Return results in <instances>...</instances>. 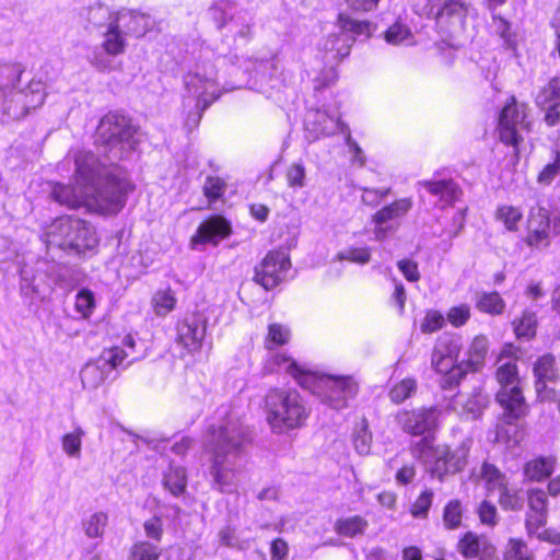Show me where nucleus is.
Segmentation results:
<instances>
[{"mask_svg":"<svg viewBox=\"0 0 560 560\" xmlns=\"http://www.w3.org/2000/svg\"><path fill=\"white\" fill-rule=\"evenodd\" d=\"M470 318V307L467 304H460L450 308L447 319L454 327H460Z\"/></svg>","mask_w":560,"mask_h":560,"instance_id":"56","label":"nucleus"},{"mask_svg":"<svg viewBox=\"0 0 560 560\" xmlns=\"http://www.w3.org/2000/svg\"><path fill=\"white\" fill-rule=\"evenodd\" d=\"M290 259L283 252H270L255 269V280L266 290L277 287L290 268Z\"/></svg>","mask_w":560,"mask_h":560,"instance_id":"14","label":"nucleus"},{"mask_svg":"<svg viewBox=\"0 0 560 560\" xmlns=\"http://www.w3.org/2000/svg\"><path fill=\"white\" fill-rule=\"evenodd\" d=\"M538 106L560 105V78L551 79L536 96Z\"/></svg>","mask_w":560,"mask_h":560,"instance_id":"41","label":"nucleus"},{"mask_svg":"<svg viewBox=\"0 0 560 560\" xmlns=\"http://www.w3.org/2000/svg\"><path fill=\"white\" fill-rule=\"evenodd\" d=\"M528 512L547 513V495L542 490L533 489L528 492Z\"/></svg>","mask_w":560,"mask_h":560,"instance_id":"61","label":"nucleus"},{"mask_svg":"<svg viewBox=\"0 0 560 560\" xmlns=\"http://www.w3.org/2000/svg\"><path fill=\"white\" fill-rule=\"evenodd\" d=\"M54 268L55 262L48 261V260H37L34 268V273H31V271L24 267L21 270V279L22 284L21 289L22 291H26L30 289L32 293H34L37 296L44 298L47 294H49L51 291H43L39 292L36 290L37 283L48 284L50 282L51 277L54 276Z\"/></svg>","mask_w":560,"mask_h":560,"instance_id":"22","label":"nucleus"},{"mask_svg":"<svg viewBox=\"0 0 560 560\" xmlns=\"http://www.w3.org/2000/svg\"><path fill=\"white\" fill-rule=\"evenodd\" d=\"M499 502L503 509H510L515 510L521 506L520 499L514 490H511L508 487V483L504 486L503 489H500L499 491Z\"/></svg>","mask_w":560,"mask_h":560,"instance_id":"63","label":"nucleus"},{"mask_svg":"<svg viewBox=\"0 0 560 560\" xmlns=\"http://www.w3.org/2000/svg\"><path fill=\"white\" fill-rule=\"evenodd\" d=\"M137 130L130 119L118 113H108L96 129L97 140L109 147L114 158H127L137 145Z\"/></svg>","mask_w":560,"mask_h":560,"instance_id":"9","label":"nucleus"},{"mask_svg":"<svg viewBox=\"0 0 560 560\" xmlns=\"http://www.w3.org/2000/svg\"><path fill=\"white\" fill-rule=\"evenodd\" d=\"M84 431L81 428H77L74 431L67 433L61 439V445L63 452L73 458H79L81 454L82 438Z\"/></svg>","mask_w":560,"mask_h":560,"instance_id":"42","label":"nucleus"},{"mask_svg":"<svg viewBox=\"0 0 560 560\" xmlns=\"http://www.w3.org/2000/svg\"><path fill=\"white\" fill-rule=\"evenodd\" d=\"M185 101L191 97L196 101V113L189 115L187 124L199 125L203 112L220 97L215 66L206 60L198 62L194 71L185 75Z\"/></svg>","mask_w":560,"mask_h":560,"instance_id":"7","label":"nucleus"},{"mask_svg":"<svg viewBox=\"0 0 560 560\" xmlns=\"http://www.w3.org/2000/svg\"><path fill=\"white\" fill-rule=\"evenodd\" d=\"M107 514L96 512L92 514L84 523L83 528L88 537L97 538L102 537L107 525Z\"/></svg>","mask_w":560,"mask_h":560,"instance_id":"44","label":"nucleus"},{"mask_svg":"<svg viewBox=\"0 0 560 560\" xmlns=\"http://www.w3.org/2000/svg\"><path fill=\"white\" fill-rule=\"evenodd\" d=\"M488 405V397L481 392L474 393L465 402L464 410L472 418L479 417Z\"/></svg>","mask_w":560,"mask_h":560,"instance_id":"54","label":"nucleus"},{"mask_svg":"<svg viewBox=\"0 0 560 560\" xmlns=\"http://www.w3.org/2000/svg\"><path fill=\"white\" fill-rule=\"evenodd\" d=\"M81 282V273L77 269L60 266L55 262L54 276L51 277L48 284L37 283L36 290L52 291L55 287H59L65 290H72Z\"/></svg>","mask_w":560,"mask_h":560,"instance_id":"25","label":"nucleus"},{"mask_svg":"<svg viewBox=\"0 0 560 560\" xmlns=\"http://www.w3.org/2000/svg\"><path fill=\"white\" fill-rule=\"evenodd\" d=\"M74 185L56 184L52 198L69 208L85 207L101 213H117L133 189L127 173L114 163L107 164L91 151L73 153Z\"/></svg>","mask_w":560,"mask_h":560,"instance_id":"1","label":"nucleus"},{"mask_svg":"<svg viewBox=\"0 0 560 560\" xmlns=\"http://www.w3.org/2000/svg\"><path fill=\"white\" fill-rule=\"evenodd\" d=\"M462 350L460 337L443 334L436 340L432 352V366L442 374L440 380L444 390H453L466 375V369L462 362L457 363Z\"/></svg>","mask_w":560,"mask_h":560,"instance_id":"8","label":"nucleus"},{"mask_svg":"<svg viewBox=\"0 0 560 560\" xmlns=\"http://www.w3.org/2000/svg\"><path fill=\"white\" fill-rule=\"evenodd\" d=\"M186 482V471L179 466H170L163 478L164 487L175 497L185 492Z\"/></svg>","mask_w":560,"mask_h":560,"instance_id":"34","label":"nucleus"},{"mask_svg":"<svg viewBox=\"0 0 560 560\" xmlns=\"http://www.w3.org/2000/svg\"><path fill=\"white\" fill-rule=\"evenodd\" d=\"M441 411L436 408L422 411V466L432 476L442 479L447 474L460 471L467 464L471 441L465 440L454 451L445 445L432 444L440 423Z\"/></svg>","mask_w":560,"mask_h":560,"instance_id":"4","label":"nucleus"},{"mask_svg":"<svg viewBox=\"0 0 560 560\" xmlns=\"http://www.w3.org/2000/svg\"><path fill=\"white\" fill-rule=\"evenodd\" d=\"M478 515H479L480 522L483 525H488V526L492 527L497 524V520H498L497 508L486 500L481 502V504L478 509Z\"/></svg>","mask_w":560,"mask_h":560,"instance_id":"64","label":"nucleus"},{"mask_svg":"<svg viewBox=\"0 0 560 560\" xmlns=\"http://www.w3.org/2000/svg\"><path fill=\"white\" fill-rule=\"evenodd\" d=\"M81 382L84 388H97L108 376L107 370L97 360L94 363H88L81 371Z\"/></svg>","mask_w":560,"mask_h":560,"instance_id":"32","label":"nucleus"},{"mask_svg":"<svg viewBox=\"0 0 560 560\" xmlns=\"http://www.w3.org/2000/svg\"><path fill=\"white\" fill-rule=\"evenodd\" d=\"M385 39L393 45L411 44L412 35L410 30L400 22H397L388 27L385 32Z\"/></svg>","mask_w":560,"mask_h":560,"instance_id":"46","label":"nucleus"},{"mask_svg":"<svg viewBox=\"0 0 560 560\" xmlns=\"http://www.w3.org/2000/svg\"><path fill=\"white\" fill-rule=\"evenodd\" d=\"M340 260H349L357 264H366L371 259L370 250L365 247L362 248H349L338 254Z\"/></svg>","mask_w":560,"mask_h":560,"instance_id":"57","label":"nucleus"},{"mask_svg":"<svg viewBox=\"0 0 560 560\" xmlns=\"http://www.w3.org/2000/svg\"><path fill=\"white\" fill-rule=\"evenodd\" d=\"M534 374L536 377V392L539 399L547 400L556 398L555 390L547 385V382H553L557 377L555 358L550 354L539 358L535 363Z\"/></svg>","mask_w":560,"mask_h":560,"instance_id":"23","label":"nucleus"},{"mask_svg":"<svg viewBox=\"0 0 560 560\" xmlns=\"http://www.w3.org/2000/svg\"><path fill=\"white\" fill-rule=\"evenodd\" d=\"M503 560H535L527 545L521 540L511 538L506 545Z\"/></svg>","mask_w":560,"mask_h":560,"instance_id":"43","label":"nucleus"},{"mask_svg":"<svg viewBox=\"0 0 560 560\" xmlns=\"http://www.w3.org/2000/svg\"><path fill=\"white\" fill-rule=\"evenodd\" d=\"M84 12L86 22L93 27L100 28L102 26L106 27V24L112 20L114 10H109L103 3H95L88 7Z\"/></svg>","mask_w":560,"mask_h":560,"instance_id":"39","label":"nucleus"},{"mask_svg":"<svg viewBox=\"0 0 560 560\" xmlns=\"http://www.w3.org/2000/svg\"><path fill=\"white\" fill-rule=\"evenodd\" d=\"M528 107L525 103H518L514 96H511L499 116V137L505 144L517 149V145L524 139V135L532 129V121L527 115Z\"/></svg>","mask_w":560,"mask_h":560,"instance_id":"12","label":"nucleus"},{"mask_svg":"<svg viewBox=\"0 0 560 560\" xmlns=\"http://www.w3.org/2000/svg\"><path fill=\"white\" fill-rule=\"evenodd\" d=\"M495 218L506 230L516 231L523 219V213L518 207L502 205L498 207Z\"/></svg>","mask_w":560,"mask_h":560,"instance_id":"37","label":"nucleus"},{"mask_svg":"<svg viewBox=\"0 0 560 560\" xmlns=\"http://www.w3.org/2000/svg\"><path fill=\"white\" fill-rule=\"evenodd\" d=\"M128 46L126 34L114 23L113 20L106 24L101 44L104 52L109 57H116L126 52Z\"/></svg>","mask_w":560,"mask_h":560,"instance_id":"26","label":"nucleus"},{"mask_svg":"<svg viewBox=\"0 0 560 560\" xmlns=\"http://www.w3.org/2000/svg\"><path fill=\"white\" fill-rule=\"evenodd\" d=\"M372 435L368 431L366 420H363L353 433V445L358 454L368 455L371 450Z\"/></svg>","mask_w":560,"mask_h":560,"instance_id":"47","label":"nucleus"},{"mask_svg":"<svg viewBox=\"0 0 560 560\" xmlns=\"http://www.w3.org/2000/svg\"><path fill=\"white\" fill-rule=\"evenodd\" d=\"M469 4L465 0H447L435 13L439 32L454 36L465 28Z\"/></svg>","mask_w":560,"mask_h":560,"instance_id":"15","label":"nucleus"},{"mask_svg":"<svg viewBox=\"0 0 560 560\" xmlns=\"http://www.w3.org/2000/svg\"><path fill=\"white\" fill-rule=\"evenodd\" d=\"M480 479L483 481L488 494L503 489L508 483L506 477L489 463H483L480 469Z\"/></svg>","mask_w":560,"mask_h":560,"instance_id":"33","label":"nucleus"},{"mask_svg":"<svg viewBox=\"0 0 560 560\" xmlns=\"http://www.w3.org/2000/svg\"><path fill=\"white\" fill-rule=\"evenodd\" d=\"M397 421L401 425L405 432L410 433L412 435H418L420 433V413L417 410H405L397 415Z\"/></svg>","mask_w":560,"mask_h":560,"instance_id":"50","label":"nucleus"},{"mask_svg":"<svg viewBox=\"0 0 560 560\" xmlns=\"http://www.w3.org/2000/svg\"><path fill=\"white\" fill-rule=\"evenodd\" d=\"M488 350L489 340L486 336L478 335L472 339L466 351L467 359L462 361L466 369V374L468 372L479 371L483 368Z\"/></svg>","mask_w":560,"mask_h":560,"instance_id":"27","label":"nucleus"},{"mask_svg":"<svg viewBox=\"0 0 560 560\" xmlns=\"http://www.w3.org/2000/svg\"><path fill=\"white\" fill-rule=\"evenodd\" d=\"M0 77L5 79V82L0 81V91H11L20 81L21 71L13 66H5L0 68Z\"/></svg>","mask_w":560,"mask_h":560,"instance_id":"59","label":"nucleus"},{"mask_svg":"<svg viewBox=\"0 0 560 560\" xmlns=\"http://www.w3.org/2000/svg\"><path fill=\"white\" fill-rule=\"evenodd\" d=\"M497 380L501 389L497 394V400L511 419H517L525 415L527 406L518 387L516 363L513 360L501 363L497 371Z\"/></svg>","mask_w":560,"mask_h":560,"instance_id":"11","label":"nucleus"},{"mask_svg":"<svg viewBox=\"0 0 560 560\" xmlns=\"http://www.w3.org/2000/svg\"><path fill=\"white\" fill-rule=\"evenodd\" d=\"M266 420L272 432L283 433L304 425L308 418L302 397L295 390L272 388L265 397Z\"/></svg>","mask_w":560,"mask_h":560,"instance_id":"5","label":"nucleus"},{"mask_svg":"<svg viewBox=\"0 0 560 560\" xmlns=\"http://www.w3.org/2000/svg\"><path fill=\"white\" fill-rule=\"evenodd\" d=\"M47 247H58L78 255L93 250L97 244L95 229L79 218L63 217L52 222L46 233Z\"/></svg>","mask_w":560,"mask_h":560,"instance_id":"6","label":"nucleus"},{"mask_svg":"<svg viewBox=\"0 0 560 560\" xmlns=\"http://www.w3.org/2000/svg\"><path fill=\"white\" fill-rule=\"evenodd\" d=\"M476 307L490 315H499L503 313L505 302L498 292H483L478 295Z\"/></svg>","mask_w":560,"mask_h":560,"instance_id":"35","label":"nucleus"},{"mask_svg":"<svg viewBox=\"0 0 560 560\" xmlns=\"http://www.w3.org/2000/svg\"><path fill=\"white\" fill-rule=\"evenodd\" d=\"M225 183L220 177L209 176L203 186V192L209 199H218L225 191Z\"/></svg>","mask_w":560,"mask_h":560,"instance_id":"58","label":"nucleus"},{"mask_svg":"<svg viewBox=\"0 0 560 560\" xmlns=\"http://www.w3.org/2000/svg\"><path fill=\"white\" fill-rule=\"evenodd\" d=\"M557 158L552 163L547 164L537 177L540 185L547 186L560 174V139L558 140Z\"/></svg>","mask_w":560,"mask_h":560,"instance_id":"53","label":"nucleus"},{"mask_svg":"<svg viewBox=\"0 0 560 560\" xmlns=\"http://www.w3.org/2000/svg\"><path fill=\"white\" fill-rule=\"evenodd\" d=\"M526 245L535 249L547 248L551 243V226L547 211L542 208L532 210L527 232L524 238Z\"/></svg>","mask_w":560,"mask_h":560,"instance_id":"19","label":"nucleus"},{"mask_svg":"<svg viewBox=\"0 0 560 560\" xmlns=\"http://www.w3.org/2000/svg\"><path fill=\"white\" fill-rule=\"evenodd\" d=\"M289 187L302 188L305 186L306 170L302 162L292 163L285 173Z\"/></svg>","mask_w":560,"mask_h":560,"instance_id":"51","label":"nucleus"},{"mask_svg":"<svg viewBox=\"0 0 560 560\" xmlns=\"http://www.w3.org/2000/svg\"><path fill=\"white\" fill-rule=\"evenodd\" d=\"M248 441L247 429L238 419L229 418L212 430L206 442V451L211 454L209 472L214 489L221 492L233 491V459L243 452Z\"/></svg>","mask_w":560,"mask_h":560,"instance_id":"2","label":"nucleus"},{"mask_svg":"<svg viewBox=\"0 0 560 560\" xmlns=\"http://www.w3.org/2000/svg\"><path fill=\"white\" fill-rule=\"evenodd\" d=\"M129 353L125 349L115 347L103 351L98 361L109 373L110 371L118 368L122 363L124 359H126Z\"/></svg>","mask_w":560,"mask_h":560,"instance_id":"48","label":"nucleus"},{"mask_svg":"<svg viewBox=\"0 0 560 560\" xmlns=\"http://www.w3.org/2000/svg\"><path fill=\"white\" fill-rule=\"evenodd\" d=\"M340 31L328 35L322 43V50L328 60H341L350 54L354 36L371 34V24L366 21H358L346 13L338 15Z\"/></svg>","mask_w":560,"mask_h":560,"instance_id":"10","label":"nucleus"},{"mask_svg":"<svg viewBox=\"0 0 560 560\" xmlns=\"http://www.w3.org/2000/svg\"><path fill=\"white\" fill-rule=\"evenodd\" d=\"M557 458L555 456H541L529 460L524 468L525 476L535 481L547 479L555 470Z\"/></svg>","mask_w":560,"mask_h":560,"instance_id":"29","label":"nucleus"},{"mask_svg":"<svg viewBox=\"0 0 560 560\" xmlns=\"http://www.w3.org/2000/svg\"><path fill=\"white\" fill-rule=\"evenodd\" d=\"M231 234L230 223L222 217L214 215L205 220L191 237L192 244L211 243L217 245L221 240Z\"/></svg>","mask_w":560,"mask_h":560,"instance_id":"21","label":"nucleus"},{"mask_svg":"<svg viewBox=\"0 0 560 560\" xmlns=\"http://www.w3.org/2000/svg\"><path fill=\"white\" fill-rule=\"evenodd\" d=\"M411 208V201L408 198L396 200L395 202L382 208L373 215L375 224H385L392 220L402 217Z\"/></svg>","mask_w":560,"mask_h":560,"instance_id":"30","label":"nucleus"},{"mask_svg":"<svg viewBox=\"0 0 560 560\" xmlns=\"http://www.w3.org/2000/svg\"><path fill=\"white\" fill-rule=\"evenodd\" d=\"M304 125L310 141H315L322 136L334 135L338 130L348 131V127L339 118H335L322 109L307 110Z\"/></svg>","mask_w":560,"mask_h":560,"instance_id":"17","label":"nucleus"},{"mask_svg":"<svg viewBox=\"0 0 560 560\" xmlns=\"http://www.w3.org/2000/svg\"><path fill=\"white\" fill-rule=\"evenodd\" d=\"M368 521L355 515L351 517L340 518L335 523V532L341 536L354 538L363 535L368 528Z\"/></svg>","mask_w":560,"mask_h":560,"instance_id":"31","label":"nucleus"},{"mask_svg":"<svg viewBox=\"0 0 560 560\" xmlns=\"http://www.w3.org/2000/svg\"><path fill=\"white\" fill-rule=\"evenodd\" d=\"M289 339L290 330L287 327L280 324H271L268 328L266 348L271 350L273 347L283 346L289 342Z\"/></svg>","mask_w":560,"mask_h":560,"instance_id":"45","label":"nucleus"},{"mask_svg":"<svg viewBox=\"0 0 560 560\" xmlns=\"http://www.w3.org/2000/svg\"><path fill=\"white\" fill-rule=\"evenodd\" d=\"M276 368H283L300 386L310 389L334 409L345 408L349 399L358 393V385L352 377H337L311 372L284 353L275 354L272 360L265 365L267 373H272Z\"/></svg>","mask_w":560,"mask_h":560,"instance_id":"3","label":"nucleus"},{"mask_svg":"<svg viewBox=\"0 0 560 560\" xmlns=\"http://www.w3.org/2000/svg\"><path fill=\"white\" fill-rule=\"evenodd\" d=\"M206 336V322L199 316L185 318L177 325V342L188 352H195L201 348Z\"/></svg>","mask_w":560,"mask_h":560,"instance_id":"20","label":"nucleus"},{"mask_svg":"<svg viewBox=\"0 0 560 560\" xmlns=\"http://www.w3.org/2000/svg\"><path fill=\"white\" fill-rule=\"evenodd\" d=\"M514 331L517 338L530 339L536 334V314L525 311L521 318L513 322Z\"/></svg>","mask_w":560,"mask_h":560,"instance_id":"40","label":"nucleus"},{"mask_svg":"<svg viewBox=\"0 0 560 560\" xmlns=\"http://www.w3.org/2000/svg\"><path fill=\"white\" fill-rule=\"evenodd\" d=\"M145 536L152 540L161 541L163 535V522L159 516H152L143 524Z\"/></svg>","mask_w":560,"mask_h":560,"instance_id":"62","label":"nucleus"},{"mask_svg":"<svg viewBox=\"0 0 560 560\" xmlns=\"http://www.w3.org/2000/svg\"><path fill=\"white\" fill-rule=\"evenodd\" d=\"M465 221V210L457 209L453 210L452 213V224L450 226H445L442 229L440 236H443L446 240H451L455 237L459 230L463 228Z\"/></svg>","mask_w":560,"mask_h":560,"instance_id":"55","label":"nucleus"},{"mask_svg":"<svg viewBox=\"0 0 560 560\" xmlns=\"http://www.w3.org/2000/svg\"><path fill=\"white\" fill-rule=\"evenodd\" d=\"M422 187L435 198L434 202L441 209L453 210L454 205L460 200L463 195L462 188L447 171L434 173L430 180L422 182Z\"/></svg>","mask_w":560,"mask_h":560,"instance_id":"13","label":"nucleus"},{"mask_svg":"<svg viewBox=\"0 0 560 560\" xmlns=\"http://www.w3.org/2000/svg\"><path fill=\"white\" fill-rule=\"evenodd\" d=\"M492 27L494 33L502 40L504 48L516 55L518 47V33L512 28L511 22L501 15L493 13Z\"/></svg>","mask_w":560,"mask_h":560,"instance_id":"28","label":"nucleus"},{"mask_svg":"<svg viewBox=\"0 0 560 560\" xmlns=\"http://www.w3.org/2000/svg\"><path fill=\"white\" fill-rule=\"evenodd\" d=\"M161 548L150 541L139 540L135 542L128 555V560H159Z\"/></svg>","mask_w":560,"mask_h":560,"instance_id":"36","label":"nucleus"},{"mask_svg":"<svg viewBox=\"0 0 560 560\" xmlns=\"http://www.w3.org/2000/svg\"><path fill=\"white\" fill-rule=\"evenodd\" d=\"M462 521V506L458 501H451L444 510V522L448 528H455Z\"/></svg>","mask_w":560,"mask_h":560,"instance_id":"60","label":"nucleus"},{"mask_svg":"<svg viewBox=\"0 0 560 560\" xmlns=\"http://www.w3.org/2000/svg\"><path fill=\"white\" fill-rule=\"evenodd\" d=\"M46 93L40 81H32L23 91H16L12 94V102L21 103V107H5V115L12 119L25 117L31 109H35L45 102Z\"/></svg>","mask_w":560,"mask_h":560,"instance_id":"18","label":"nucleus"},{"mask_svg":"<svg viewBox=\"0 0 560 560\" xmlns=\"http://www.w3.org/2000/svg\"><path fill=\"white\" fill-rule=\"evenodd\" d=\"M112 20L127 37H143L154 27L152 16L136 9L120 8L114 10Z\"/></svg>","mask_w":560,"mask_h":560,"instance_id":"16","label":"nucleus"},{"mask_svg":"<svg viewBox=\"0 0 560 560\" xmlns=\"http://www.w3.org/2000/svg\"><path fill=\"white\" fill-rule=\"evenodd\" d=\"M74 307L83 318H89L95 308V298L93 292L89 289L80 290L75 296Z\"/></svg>","mask_w":560,"mask_h":560,"instance_id":"49","label":"nucleus"},{"mask_svg":"<svg viewBox=\"0 0 560 560\" xmlns=\"http://www.w3.org/2000/svg\"><path fill=\"white\" fill-rule=\"evenodd\" d=\"M151 303L158 316H165L175 308L176 298L174 292L167 288L156 291L152 296Z\"/></svg>","mask_w":560,"mask_h":560,"instance_id":"38","label":"nucleus"},{"mask_svg":"<svg viewBox=\"0 0 560 560\" xmlns=\"http://www.w3.org/2000/svg\"><path fill=\"white\" fill-rule=\"evenodd\" d=\"M458 551L465 558H476L479 560H498L495 547L482 536L474 533H467L458 542Z\"/></svg>","mask_w":560,"mask_h":560,"instance_id":"24","label":"nucleus"},{"mask_svg":"<svg viewBox=\"0 0 560 560\" xmlns=\"http://www.w3.org/2000/svg\"><path fill=\"white\" fill-rule=\"evenodd\" d=\"M417 392V382L415 380H402L389 393L390 399L396 402H402L411 394Z\"/></svg>","mask_w":560,"mask_h":560,"instance_id":"52","label":"nucleus"}]
</instances>
